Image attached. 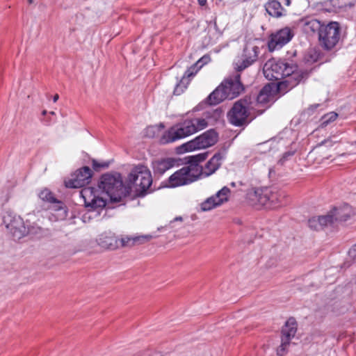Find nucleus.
I'll return each mask as SVG.
<instances>
[{"instance_id":"412c9836","label":"nucleus","mask_w":356,"mask_h":356,"mask_svg":"<svg viewBox=\"0 0 356 356\" xmlns=\"http://www.w3.org/2000/svg\"><path fill=\"white\" fill-rule=\"evenodd\" d=\"M222 159L223 156L221 153L215 154L205 164L204 168L201 166V177H208L213 174L221 165Z\"/></svg>"},{"instance_id":"b1692460","label":"nucleus","mask_w":356,"mask_h":356,"mask_svg":"<svg viewBox=\"0 0 356 356\" xmlns=\"http://www.w3.org/2000/svg\"><path fill=\"white\" fill-rule=\"evenodd\" d=\"M176 160L172 158L162 159L154 161L152 168L155 174L163 175L175 165Z\"/></svg>"},{"instance_id":"58836bf2","label":"nucleus","mask_w":356,"mask_h":356,"mask_svg":"<svg viewBox=\"0 0 356 356\" xmlns=\"http://www.w3.org/2000/svg\"><path fill=\"white\" fill-rule=\"evenodd\" d=\"M200 6H203L207 4V0H197Z\"/></svg>"},{"instance_id":"49530a36","label":"nucleus","mask_w":356,"mask_h":356,"mask_svg":"<svg viewBox=\"0 0 356 356\" xmlns=\"http://www.w3.org/2000/svg\"><path fill=\"white\" fill-rule=\"evenodd\" d=\"M154 129V127H151L148 128V130H151V129Z\"/></svg>"},{"instance_id":"8fccbe9b","label":"nucleus","mask_w":356,"mask_h":356,"mask_svg":"<svg viewBox=\"0 0 356 356\" xmlns=\"http://www.w3.org/2000/svg\"><path fill=\"white\" fill-rule=\"evenodd\" d=\"M181 218H176V220H181Z\"/></svg>"},{"instance_id":"c756f323","label":"nucleus","mask_w":356,"mask_h":356,"mask_svg":"<svg viewBox=\"0 0 356 356\" xmlns=\"http://www.w3.org/2000/svg\"><path fill=\"white\" fill-rule=\"evenodd\" d=\"M39 197L44 202L49 203L54 202L56 201V197L53 193L47 188L41 190L39 193Z\"/></svg>"},{"instance_id":"423d86ee","label":"nucleus","mask_w":356,"mask_h":356,"mask_svg":"<svg viewBox=\"0 0 356 356\" xmlns=\"http://www.w3.org/2000/svg\"><path fill=\"white\" fill-rule=\"evenodd\" d=\"M201 166L199 165L184 166L170 176L168 185L174 188L191 184L201 177Z\"/></svg>"},{"instance_id":"2f4dec72","label":"nucleus","mask_w":356,"mask_h":356,"mask_svg":"<svg viewBox=\"0 0 356 356\" xmlns=\"http://www.w3.org/2000/svg\"><path fill=\"white\" fill-rule=\"evenodd\" d=\"M207 157V153L198 154L189 157V162L191 164H197L204 161Z\"/></svg>"},{"instance_id":"1a4fd4ad","label":"nucleus","mask_w":356,"mask_h":356,"mask_svg":"<svg viewBox=\"0 0 356 356\" xmlns=\"http://www.w3.org/2000/svg\"><path fill=\"white\" fill-rule=\"evenodd\" d=\"M251 103V99L248 97L236 102L227 114L229 122L238 127L245 124L250 115Z\"/></svg>"},{"instance_id":"cd10ccee","label":"nucleus","mask_w":356,"mask_h":356,"mask_svg":"<svg viewBox=\"0 0 356 356\" xmlns=\"http://www.w3.org/2000/svg\"><path fill=\"white\" fill-rule=\"evenodd\" d=\"M229 192L230 191L227 187H223L215 195H213L219 206L228 200Z\"/></svg>"},{"instance_id":"6e6552de","label":"nucleus","mask_w":356,"mask_h":356,"mask_svg":"<svg viewBox=\"0 0 356 356\" xmlns=\"http://www.w3.org/2000/svg\"><path fill=\"white\" fill-rule=\"evenodd\" d=\"M340 39V25L337 22H331L323 25L318 33L320 46L327 51L332 50Z\"/></svg>"},{"instance_id":"4c0bfd02","label":"nucleus","mask_w":356,"mask_h":356,"mask_svg":"<svg viewBox=\"0 0 356 356\" xmlns=\"http://www.w3.org/2000/svg\"><path fill=\"white\" fill-rule=\"evenodd\" d=\"M92 167L95 170H98L101 168H106L108 167V164L106 163H99L97 161H92Z\"/></svg>"},{"instance_id":"f3484780","label":"nucleus","mask_w":356,"mask_h":356,"mask_svg":"<svg viewBox=\"0 0 356 356\" xmlns=\"http://www.w3.org/2000/svg\"><path fill=\"white\" fill-rule=\"evenodd\" d=\"M97 244L104 250L118 249V237L111 232L101 234L97 239Z\"/></svg>"},{"instance_id":"72a5a7b5","label":"nucleus","mask_w":356,"mask_h":356,"mask_svg":"<svg viewBox=\"0 0 356 356\" xmlns=\"http://www.w3.org/2000/svg\"><path fill=\"white\" fill-rule=\"evenodd\" d=\"M200 69H198V66L196 65V63H195L193 65H192L191 67H190L185 72L184 75V77L183 78H185V77H191L193 76H194L195 74H197V72L200 70Z\"/></svg>"},{"instance_id":"4468645a","label":"nucleus","mask_w":356,"mask_h":356,"mask_svg":"<svg viewBox=\"0 0 356 356\" xmlns=\"http://www.w3.org/2000/svg\"><path fill=\"white\" fill-rule=\"evenodd\" d=\"M97 190L92 187L83 188L81 191V195L84 200L86 207L92 210H101L106 205V201L97 195Z\"/></svg>"},{"instance_id":"a211bd4d","label":"nucleus","mask_w":356,"mask_h":356,"mask_svg":"<svg viewBox=\"0 0 356 356\" xmlns=\"http://www.w3.org/2000/svg\"><path fill=\"white\" fill-rule=\"evenodd\" d=\"M347 208L335 209L332 214H327L326 216H318L321 229L325 227L331 225L334 220L345 221L349 217L350 215L346 211Z\"/></svg>"},{"instance_id":"6ab92c4d","label":"nucleus","mask_w":356,"mask_h":356,"mask_svg":"<svg viewBox=\"0 0 356 356\" xmlns=\"http://www.w3.org/2000/svg\"><path fill=\"white\" fill-rule=\"evenodd\" d=\"M51 206L49 207L50 215L49 219L51 221L63 220L66 218L67 216V207L64 203L56 199V201L51 202Z\"/></svg>"},{"instance_id":"9b49d317","label":"nucleus","mask_w":356,"mask_h":356,"mask_svg":"<svg viewBox=\"0 0 356 356\" xmlns=\"http://www.w3.org/2000/svg\"><path fill=\"white\" fill-rule=\"evenodd\" d=\"M297 328L296 320L293 317L289 318L282 329L281 344L277 349L278 356H283L286 353L291 340L296 334Z\"/></svg>"},{"instance_id":"dca6fc26","label":"nucleus","mask_w":356,"mask_h":356,"mask_svg":"<svg viewBox=\"0 0 356 356\" xmlns=\"http://www.w3.org/2000/svg\"><path fill=\"white\" fill-rule=\"evenodd\" d=\"M270 188H252L247 193V198L250 204L255 207H265L268 209Z\"/></svg>"},{"instance_id":"a878e982","label":"nucleus","mask_w":356,"mask_h":356,"mask_svg":"<svg viewBox=\"0 0 356 356\" xmlns=\"http://www.w3.org/2000/svg\"><path fill=\"white\" fill-rule=\"evenodd\" d=\"M266 12L273 17H280L285 15V10L277 0H270L265 6Z\"/></svg>"},{"instance_id":"ddd939ff","label":"nucleus","mask_w":356,"mask_h":356,"mask_svg":"<svg viewBox=\"0 0 356 356\" xmlns=\"http://www.w3.org/2000/svg\"><path fill=\"white\" fill-rule=\"evenodd\" d=\"M92 176L91 169L84 166L72 174L70 178L65 181V185L67 188H81L89 184Z\"/></svg>"},{"instance_id":"0eeeda50","label":"nucleus","mask_w":356,"mask_h":356,"mask_svg":"<svg viewBox=\"0 0 356 356\" xmlns=\"http://www.w3.org/2000/svg\"><path fill=\"white\" fill-rule=\"evenodd\" d=\"M218 140V134L214 129H209L194 139L178 147L179 153L206 149L214 145Z\"/></svg>"},{"instance_id":"e433bc0d","label":"nucleus","mask_w":356,"mask_h":356,"mask_svg":"<svg viewBox=\"0 0 356 356\" xmlns=\"http://www.w3.org/2000/svg\"><path fill=\"white\" fill-rule=\"evenodd\" d=\"M337 143V141H333L332 139L328 138V139L323 141L320 144V146H325V147H332Z\"/></svg>"},{"instance_id":"393cba45","label":"nucleus","mask_w":356,"mask_h":356,"mask_svg":"<svg viewBox=\"0 0 356 356\" xmlns=\"http://www.w3.org/2000/svg\"><path fill=\"white\" fill-rule=\"evenodd\" d=\"M268 196L269 197L268 209H275L282 205L286 197L284 192L274 188H270V195Z\"/></svg>"},{"instance_id":"09e8293b","label":"nucleus","mask_w":356,"mask_h":356,"mask_svg":"<svg viewBox=\"0 0 356 356\" xmlns=\"http://www.w3.org/2000/svg\"><path fill=\"white\" fill-rule=\"evenodd\" d=\"M181 218H176V220H181Z\"/></svg>"},{"instance_id":"f03ea898","label":"nucleus","mask_w":356,"mask_h":356,"mask_svg":"<svg viewBox=\"0 0 356 356\" xmlns=\"http://www.w3.org/2000/svg\"><path fill=\"white\" fill-rule=\"evenodd\" d=\"M207 126L208 122L202 117H187L165 131L160 138V142L162 144L173 143L193 135Z\"/></svg>"},{"instance_id":"9d476101","label":"nucleus","mask_w":356,"mask_h":356,"mask_svg":"<svg viewBox=\"0 0 356 356\" xmlns=\"http://www.w3.org/2000/svg\"><path fill=\"white\" fill-rule=\"evenodd\" d=\"M7 229L15 238L20 239L31 232L23 219L16 214L8 213L4 217Z\"/></svg>"},{"instance_id":"2eb2a0df","label":"nucleus","mask_w":356,"mask_h":356,"mask_svg":"<svg viewBox=\"0 0 356 356\" xmlns=\"http://www.w3.org/2000/svg\"><path fill=\"white\" fill-rule=\"evenodd\" d=\"M259 54V47L252 42H248L243 49L241 60L234 63V68L241 72L254 63Z\"/></svg>"},{"instance_id":"aec40b11","label":"nucleus","mask_w":356,"mask_h":356,"mask_svg":"<svg viewBox=\"0 0 356 356\" xmlns=\"http://www.w3.org/2000/svg\"><path fill=\"white\" fill-rule=\"evenodd\" d=\"M152 238V235H141L136 236H122L118 238V248H130L136 245H140Z\"/></svg>"},{"instance_id":"bb28decb","label":"nucleus","mask_w":356,"mask_h":356,"mask_svg":"<svg viewBox=\"0 0 356 356\" xmlns=\"http://www.w3.org/2000/svg\"><path fill=\"white\" fill-rule=\"evenodd\" d=\"M272 89L270 84L266 85L257 95V102L262 104L268 103L272 98Z\"/></svg>"},{"instance_id":"de8ad7c7","label":"nucleus","mask_w":356,"mask_h":356,"mask_svg":"<svg viewBox=\"0 0 356 356\" xmlns=\"http://www.w3.org/2000/svg\"><path fill=\"white\" fill-rule=\"evenodd\" d=\"M50 114H51V115H54V114H55V113H54V111H51V112H50Z\"/></svg>"},{"instance_id":"ea45409f","label":"nucleus","mask_w":356,"mask_h":356,"mask_svg":"<svg viewBox=\"0 0 356 356\" xmlns=\"http://www.w3.org/2000/svg\"><path fill=\"white\" fill-rule=\"evenodd\" d=\"M58 98H59L58 95V94H56V95L54 96V98H53V101H54V102H57V100L58 99Z\"/></svg>"},{"instance_id":"c9c22d12","label":"nucleus","mask_w":356,"mask_h":356,"mask_svg":"<svg viewBox=\"0 0 356 356\" xmlns=\"http://www.w3.org/2000/svg\"><path fill=\"white\" fill-rule=\"evenodd\" d=\"M186 88V86L182 83V80H181L175 88L174 95H180L181 93L184 92Z\"/></svg>"},{"instance_id":"7c9ffc66","label":"nucleus","mask_w":356,"mask_h":356,"mask_svg":"<svg viewBox=\"0 0 356 356\" xmlns=\"http://www.w3.org/2000/svg\"><path fill=\"white\" fill-rule=\"evenodd\" d=\"M338 117V114L335 112H330L325 115H323L321 118L322 125L326 126L330 122L334 121Z\"/></svg>"},{"instance_id":"37998d69","label":"nucleus","mask_w":356,"mask_h":356,"mask_svg":"<svg viewBox=\"0 0 356 356\" xmlns=\"http://www.w3.org/2000/svg\"><path fill=\"white\" fill-rule=\"evenodd\" d=\"M28 3H33V0H28Z\"/></svg>"},{"instance_id":"473e14b6","label":"nucleus","mask_w":356,"mask_h":356,"mask_svg":"<svg viewBox=\"0 0 356 356\" xmlns=\"http://www.w3.org/2000/svg\"><path fill=\"white\" fill-rule=\"evenodd\" d=\"M308 224H309V227L314 230L321 229V222H320L318 216L313 217V218H310L308 221Z\"/></svg>"},{"instance_id":"c03bdc74","label":"nucleus","mask_w":356,"mask_h":356,"mask_svg":"<svg viewBox=\"0 0 356 356\" xmlns=\"http://www.w3.org/2000/svg\"><path fill=\"white\" fill-rule=\"evenodd\" d=\"M353 250L356 252V244L354 245L353 248Z\"/></svg>"},{"instance_id":"a19ab883","label":"nucleus","mask_w":356,"mask_h":356,"mask_svg":"<svg viewBox=\"0 0 356 356\" xmlns=\"http://www.w3.org/2000/svg\"><path fill=\"white\" fill-rule=\"evenodd\" d=\"M291 3V0H284V3L286 6H290Z\"/></svg>"},{"instance_id":"3c124183","label":"nucleus","mask_w":356,"mask_h":356,"mask_svg":"<svg viewBox=\"0 0 356 356\" xmlns=\"http://www.w3.org/2000/svg\"><path fill=\"white\" fill-rule=\"evenodd\" d=\"M232 186H234L235 184L234 183H232Z\"/></svg>"},{"instance_id":"5701e85b","label":"nucleus","mask_w":356,"mask_h":356,"mask_svg":"<svg viewBox=\"0 0 356 356\" xmlns=\"http://www.w3.org/2000/svg\"><path fill=\"white\" fill-rule=\"evenodd\" d=\"M299 24L303 31L309 35H312L316 31L319 33L320 29H321L323 25L321 24L320 21L312 17H306L301 19Z\"/></svg>"},{"instance_id":"7ed1b4c3","label":"nucleus","mask_w":356,"mask_h":356,"mask_svg":"<svg viewBox=\"0 0 356 356\" xmlns=\"http://www.w3.org/2000/svg\"><path fill=\"white\" fill-rule=\"evenodd\" d=\"M244 90L241 82V76L237 74L229 76L223 81L208 96L207 102L209 105H217L225 99H233Z\"/></svg>"},{"instance_id":"f704fd0d","label":"nucleus","mask_w":356,"mask_h":356,"mask_svg":"<svg viewBox=\"0 0 356 356\" xmlns=\"http://www.w3.org/2000/svg\"><path fill=\"white\" fill-rule=\"evenodd\" d=\"M211 60V58L209 55H204L200 58L195 63L198 66V69H201L204 65L208 63Z\"/></svg>"},{"instance_id":"a18cd8bd","label":"nucleus","mask_w":356,"mask_h":356,"mask_svg":"<svg viewBox=\"0 0 356 356\" xmlns=\"http://www.w3.org/2000/svg\"><path fill=\"white\" fill-rule=\"evenodd\" d=\"M289 155H291V154H290V153L285 154V155L284 156V159L286 156H289Z\"/></svg>"},{"instance_id":"39448f33","label":"nucleus","mask_w":356,"mask_h":356,"mask_svg":"<svg viewBox=\"0 0 356 356\" xmlns=\"http://www.w3.org/2000/svg\"><path fill=\"white\" fill-rule=\"evenodd\" d=\"M126 186H131V192L144 195L152 184L150 170L144 165H137L132 168L128 177Z\"/></svg>"},{"instance_id":"c85d7f7f","label":"nucleus","mask_w":356,"mask_h":356,"mask_svg":"<svg viewBox=\"0 0 356 356\" xmlns=\"http://www.w3.org/2000/svg\"><path fill=\"white\" fill-rule=\"evenodd\" d=\"M218 206H219V204H218L216 199L214 196H211L201 204V209L202 211H207L211 210Z\"/></svg>"},{"instance_id":"79ce46f5","label":"nucleus","mask_w":356,"mask_h":356,"mask_svg":"<svg viewBox=\"0 0 356 356\" xmlns=\"http://www.w3.org/2000/svg\"><path fill=\"white\" fill-rule=\"evenodd\" d=\"M46 113H47V111H46V110H44V111H42V114L43 115H46Z\"/></svg>"},{"instance_id":"f257e3e1","label":"nucleus","mask_w":356,"mask_h":356,"mask_svg":"<svg viewBox=\"0 0 356 356\" xmlns=\"http://www.w3.org/2000/svg\"><path fill=\"white\" fill-rule=\"evenodd\" d=\"M264 74L269 80H280L287 77L284 83L293 87L296 86L301 76L298 72V66L293 62L275 58L269 59L263 68Z\"/></svg>"},{"instance_id":"4be33fe9","label":"nucleus","mask_w":356,"mask_h":356,"mask_svg":"<svg viewBox=\"0 0 356 356\" xmlns=\"http://www.w3.org/2000/svg\"><path fill=\"white\" fill-rule=\"evenodd\" d=\"M325 5L328 11L337 12L356 6V0H327Z\"/></svg>"},{"instance_id":"f8f14e48","label":"nucleus","mask_w":356,"mask_h":356,"mask_svg":"<svg viewBox=\"0 0 356 356\" xmlns=\"http://www.w3.org/2000/svg\"><path fill=\"white\" fill-rule=\"evenodd\" d=\"M294 33L289 27H284L270 34L268 42V48L270 51L282 48L293 38Z\"/></svg>"},{"instance_id":"20e7f679","label":"nucleus","mask_w":356,"mask_h":356,"mask_svg":"<svg viewBox=\"0 0 356 356\" xmlns=\"http://www.w3.org/2000/svg\"><path fill=\"white\" fill-rule=\"evenodd\" d=\"M98 186L110 197L111 202L120 203L131 194V186H126L122 183L120 174L103 175Z\"/></svg>"}]
</instances>
